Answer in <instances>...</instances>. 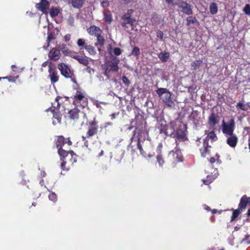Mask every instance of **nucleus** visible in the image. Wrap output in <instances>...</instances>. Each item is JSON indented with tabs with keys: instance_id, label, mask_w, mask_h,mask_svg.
I'll list each match as a JSON object with an SVG mask.
<instances>
[{
	"instance_id": "58836bf2",
	"label": "nucleus",
	"mask_w": 250,
	"mask_h": 250,
	"mask_svg": "<svg viewBox=\"0 0 250 250\" xmlns=\"http://www.w3.org/2000/svg\"><path fill=\"white\" fill-rule=\"evenodd\" d=\"M241 209L239 208L234 210L233 212L232 215L231 216V221L235 220L241 213Z\"/></svg>"
},
{
	"instance_id": "6e6d98bb",
	"label": "nucleus",
	"mask_w": 250,
	"mask_h": 250,
	"mask_svg": "<svg viewBox=\"0 0 250 250\" xmlns=\"http://www.w3.org/2000/svg\"><path fill=\"white\" fill-rule=\"evenodd\" d=\"M133 10L132 9H130V10H128L127 11V12L126 13V14H129V15L131 17V15L132 14V13L133 12Z\"/></svg>"
},
{
	"instance_id": "6e6552de",
	"label": "nucleus",
	"mask_w": 250,
	"mask_h": 250,
	"mask_svg": "<svg viewBox=\"0 0 250 250\" xmlns=\"http://www.w3.org/2000/svg\"><path fill=\"white\" fill-rule=\"evenodd\" d=\"M74 98V102L76 104H80L83 107H84L87 105V100L84 97L83 93L78 91L75 95Z\"/></svg>"
},
{
	"instance_id": "864d4df0",
	"label": "nucleus",
	"mask_w": 250,
	"mask_h": 250,
	"mask_svg": "<svg viewBox=\"0 0 250 250\" xmlns=\"http://www.w3.org/2000/svg\"><path fill=\"white\" fill-rule=\"evenodd\" d=\"M131 19V17L129 15V14H125L122 17V19L124 21H127Z\"/></svg>"
},
{
	"instance_id": "69168bd1",
	"label": "nucleus",
	"mask_w": 250,
	"mask_h": 250,
	"mask_svg": "<svg viewBox=\"0 0 250 250\" xmlns=\"http://www.w3.org/2000/svg\"><path fill=\"white\" fill-rule=\"evenodd\" d=\"M67 143H68V144L69 146H70V145H72V142H71L69 140H68L67 141Z\"/></svg>"
},
{
	"instance_id": "f257e3e1",
	"label": "nucleus",
	"mask_w": 250,
	"mask_h": 250,
	"mask_svg": "<svg viewBox=\"0 0 250 250\" xmlns=\"http://www.w3.org/2000/svg\"><path fill=\"white\" fill-rule=\"evenodd\" d=\"M160 133H164L167 136H170L175 139L177 145H179L181 142L187 140L186 133V126L184 124H181L175 130L174 125L171 123L167 125H161L158 127Z\"/></svg>"
},
{
	"instance_id": "dca6fc26",
	"label": "nucleus",
	"mask_w": 250,
	"mask_h": 250,
	"mask_svg": "<svg viewBox=\"0 0 250 250\" xmlns=\"http://www.w3.org/2000/svg\"><path fill=\"white\" fill-rule=\"evenodd\" d=\"M250 204V197H247L246 196L244 195L241 199L239 205V208L241 211L245 209L248 204Z\"/></svg>"
},
{
	"instance_id": "a211bd4d",
	"label": "nucleus",
	"mask_w": 250,
	"mask_h": 250,
	"mask_svg": "<svg viewBox=\"0 0 250 250\" xmlns=\"http://www.w3.org/2000/svg\"><path fill=\"white\" fill-rule=\"evenodd\" d=\"M61 56L60 50L58 49L53 48L49 52V57L54 60L57 61L59 60Z\"/></svg>"
},
{
	"instance_id": "13d9d810",
	"label": "nucleus",
	"mask_w": 250,
	"mask_h": 250,
	"mask_svg": "<svg viewBox=\"0 0 250 250\" xmlns=\"http://www.w3.org/2000/svg\"><path fill=\"white\" fill-rule=\"evenodd\" d=\"M48 64V62H43L42 64V67H46L47 65Z\"/></svg>"
},
{
	"instance_id": "412c9836",
	"label": "nucleus",
	"mask_w": 250,
	"mask_h": 250,
	"mask_svg": "<svg viewBox=\"0 0 250 250\" xmlns=\"http://www.w3.org/2000/svg\"><path fill=\"white\" fill-rule=\"evenodd\" d=\"M104 20L107 23H110L112 21V16L110 12L104 9Z\"/></svg>"
},
{
	"instance_id": "4d7b16f0",
	"label": "nucleus",
	"mask_w": 250,
	"mask_h": 250,
	"mask_svg": "<svg viewBox=\"0 0 250 250\" xmlns=\"http://www.w3.org/2000/svg\"><path fill=\"white\" fill-rule=\"evenodd\" d=\"M215 159L214 158H211L209 160V162L210 163V164H213L215 162Z\"/></svg>"
},
{
	"instance_id": "7ed1b4c3",
	"label": "nucleus",
	"mask_w": 250,
	"mask_h": 250,
	"mask_svg": "<svg viewBox=\"0 0 250 250\" xmlns=\"http://www.w3.org/2000/svg\"><path fill=\"white\" fill-rule=\"evenodd\" d=\"M138 133L137 135V140H136L137 141V148L139 149L140 153L142 155H145L144 153V151L142 148V143L145 141L146 139L148 138V132L145 130H142L141 131H139L138 129H136V130L134 131V134L132 137L131 138V142L129 145V146H132V144L133 141L135 139V135Z\"/></svg>"
},
{
	"instance_id": "49530a36",
	"label": "nucleus",
	"mask_w": 250,
	"mask_h": 250,
	"mask_svg": "<svg viewBox=\"0 0 250 250\" xmlns=\"http://www.w3.org/2000/svg\"><path fill=\"white\" fill-rule=\"evenodd\" d=\"M243 11L247 15H250V5L247 4L244 8Z\"/></svg>"
},
{
	"instance_id": "9b49d317",
	"label": "nucleus",
	"mask_w": 250,
	"mask_h": 250,
	"mask_svg": "<svg viewBox=\"0 0 250 250\" xmlns=\"http://www.w3.org/2000/svg\"><path fill=\"white\" fill-rule=\"evenodd\" d=\"M219 123V117L214 113H212L208 117V125L210 129H213L215 125Z\"/></svg>"
},
{
	"instance_id": "1a4fd4ad",
	"label": "nucleus",
	"mask_w": 250,
	"mask_h": 250,
	"mask_svg": "<svg viewBox=\"0 0 250 250\" xmlns=\"http://www.w3.org/2000/svg\"><path fill=\"white\" fill-rule=\"evenodd\" d=\"M179 7L181 8V11L187 15L192 14L191 6L187 2L182 1L178 3Z\"/></svg>"
},
{
	"instance_id": "a878e982",
	"label": "nucleus",
	"mask_w": 250,
	"mask_h": 250,
	"mask_svg": "<svg viewBox=\"0 0 250 250\" xmlns=\"http://www.w3.org/2000/svg\"><path fill=\"white\" fill-rule=\"evenodd\" d=\"M218 10L217 4L215 2H212L209 5V11L211 14H216Z\"/></svg>"
},
{
	"instance_id": "a18cd8bd",
	"label": "nucleus",
	"mask_w": 250,
	"mask_h": 250,
	"mask_svg": "<svg viewBox=\"0 0 250 250\" xmlns=\"http://www.w3.org/2000/svg\"><path fill=\"white\" fill-rule=\"evenodd\" d=\"M166 1L168 4L176 5L178 4L180 0H166Z\"/></svg>"
},
{
	"instance_id": "c9c22d12",
	"label": "nucleus",
	"mask_w": 250,
	"mask_h": 250,
	"mask_svg": "<svg viewBox=\"0 0 250 250\" xmlns=\"http://www.w3.org/2000/svg\"><path fill=\"white\" fill-rule=\"evenodd\" d=\"M77 45L80 47V49L82 50L83 47L85 48L86 45L85 41L83 39H80L77 41Z\"/></svg>"
},
{
	"instance_id": "774afa93",
	"label": "nucleus",
	"mask_w": 250,
	"mask_h": 250,
	"mask_svg": "<svg viewBox=\"0 0 250 250\" xmlns=\"http://www.w3.org/2000/svg\"><path fill=\"white\" fill-rule=\"evenodd\" d=\"M216 212H217V210L216 209H213V210H212V213L213 214L215 213Z\"/></svg>"
},
{
	"instance_id": "c85d7f7f",
	"label": "nucleus",
	"mask_w": 250,
	"mask_h": 250,
	"mask_svg": "<svg viewBox=\"0 0 250 250\" xmlns=\"http://www.w3.org/2000/svg\"><path fill=\"white\" fill-rule=\"evenodd\" d=\"M88 59V58L87 57L82 55L80 58L79 59L78 62L81 64L86 66L89 63Z\"/></svg>"
},
{
	"instance_id": "bf43d9fd",
	"label": "nucleus",
	"mask_w": 250,
	"mask_h": 250,
	"mask_svg": "<svg viewBox=\"0 0 250 250\" xmlns=\"http://www.w3.org/2000/svg\"><path fill=\"white\" fill-rule=\"evenodd\" d=\"M204 208H205L206 210H208V211L210 210V208H209V207H208V206H207V205H205V206H204Z\"/></svg>"
},
{
	"instance_id": "5fc2aeb1",
	"label": "nucleus",
	"mask_w": 250,
	"mask_h": 250,
	"mask_svg": "<svg viewBox=\"0 0 250 250\" xmlns=\"http://www.w3.org/2000/svg\"><path fill=\"white\" fill-rule=\"evenodd\" d=\"M53 39H54V37H53V35L52 34H49L48 35V37H47V41H48V42H49V41H51Z\"/></svg>"
},
{
	"instance_id": "680f3d73",
	"label": "nucleus",
	"mask_w": 250,
	"mask_h": 250,
	"mask_svg": "<svg viewBox=\"0 0 250 250\" xmlns=\"http://www.w3.org/2000/svg\"><path fill=\"white\" fill-rule=\"evenodd\" d=\"M84 144V146L87 147L88 144V142L87 141H85Z\"/></svg>"
},
{
	"instance_id": "6ab92c4d",
	"label": "nucleus",
	"mask_w": 250,
	"mask_h": 250,
	"mask_svg": "<svg viewBox=\"0 0 250 250\" xmlns=\"http://www.w3.org/2000/svg\"><path fill=\"white\" fill-rule=\"evenodd\" d=\"M88 33L91 35H94L96 37L97 35H100L102 33V30L98 27L93 25L91 26L87 29Z\"/></svg>"
},
{
	"instance_id": "e433bc0d",
	"label": "nucleus",
	"mask_w": 250,
	"mask_h": 250,
	"mask_svg": "<svg viewBox=\"0 0 250 250\" xmlns=\"http://www.w3.org/2000/svg\"><path fill=\"white\" fill-rule=\"evenodd\" d=\"M207 139H211V140L214 141L217 139V136L214 132L211 131L208 133Z\"/></svg>"
},
{
	"instance_id": "20e7f679",
	"label": "nucleus",
	"mask_w": 250,
	"mask_h": 250,
	"mask_svg": "<svg viewBox=\"0 0 250 250\" xmlns=\"http://www.w3.org/2000/svg\"><path fill=\"white\" fill-rule=\"evenodd\" d=\"M119 61L117 62H108L102 65L103 68L104 69V74L108 78H110V72H116L119 69L118 63Z\"/></svg>"
},
{
	"instance_id": "de8ad7c7",
	"label": "nucleus",
	"mask_w": 250,
	"mask_h": 250,
	"mask_svg": "<svg viewBox=\"0 0 250 250\" xmlns=\"http://www.w3.org/2000/svg\"><path fill=\"white\" fill-rule=\"evenodd\" d=\"M122 81L123 83L126 86H128L130 83L129 80L126 76H123L122 78Z\"/></svg>"
},
{
	"instance_id": "e2e57ef3",
	"label": "nucleus",
	"mask_w": 250,
	"mask_h": 250,
	"mask_svg": "<svg viewBox=\"0 0 250 250\" xmlns=\"http://www.w3.org/2000/svg\"><path fill=\"white\" fill-rule=\"evenodd\" d=\"M247 214L248 216H250V209H249L248 210V212H247Z\"/></svg>"
},
{
	"instance_id": "603ef678",
	"label": "nucleus",
	"mask_w": 250,
	"mask_h": 250,
	"mask_svg": "<svg viewBox=\"0 0 250 250\" xmlns=\"http://www.w3.org/2000/svg\"><path fill=\"white\" fill-rule=\"evenodd\" d=\"M108 4H109V2L106 0H103L102 1H101V5L104 8L106 7L108 5Z\"/></svg>"
},
{
	"instance_id": "9d476101",
	"label": "nucleus",
	"mask_w": 250,
	"mask_h": 250,
	"mask_svg": "<svg viewBox=\"0 0 250 250\" xmlns=\"http://www.w3.org/2000/svg\"><path fill=\"white\" fill-rule=\"evenodd\" d=\"M36 7L43 13H46L49 7V3L47 0H41L40 2L36 4Z\"/></svg>"
},
{
	"instance_id": "f704fd0d",
	"label": "nucleus",
	"mask_w": 250,
	"mask_h": 250,
	"mask_svg": "<svg viewBox=\"0 0 250 250\" xmlns=\"http://www.w3.org/2000/svg\"><path fill=\"white\" fill-rule=\"evenodd\" d=\"M97 42L96 43V45H99L100 46H103L104 44V37L100 35H97Z\"/></svg>"
},
{
	"instance_id": "39448f33",
	"label": "nucleus",
	"mask_w": 250,
	"mask_h": 250,
	"mask_svg": "<svg viewBox=\"0 0 250 250\" xmlns=\"http://www.w3.org/2000/svg\"><path fill=\"white\" fill-rule=\"evenodd\" d=\"M221 126L222 132L226 136L233 133L235 128V122L233 119L230 120L228 122H225L223 120Z\"/></svg>"
},
{
	"instance_id": "cd10ccee",
	"label": "nucleus",
	"mask_w": 250,
	"mask_h": 250,
	"mask_svg": "<svg viewBox=\"0 0 250 250\" xmlns=\"http://www.w3.org/2000/svg\"><path fill=\"white\" fill-rule=\"evenodd\" d=\"M53 114V124L55 125L57 123H60L61 121V117L60 115L57 113L56 112L54 113V110H52Z\"/></svg>"
},
{
	"instance_id": "2f4dec72",
	"label": "nucleus",
	"mask_w": 250,
	"mask_h": 250,
	"mask_svg": "<svg viewBox=\"0 0 250 250\" xmlns=\"http://www.w3.org/2000/svg\"><path fill=\"white\" fill-rule=\"evenodd\" d=\"M156 160L160 167H162L164 164V160L162 154H157L156 155Z\"/></svg>"
},
{
	"instance_id": "c756f323",
	"label": "nucleus",
	"mask_w": 250,
	"mask_h": 250,
	"mask_svg": "<svg viewBox=\"0 0 250 250\" xmlns=\"http://www.w3.org/2000/svg\"><path fill=\"white\" fill-rule=\"evenodd\" d=\"M60 12V9L58 8H51L49 13L51 17L54 18L58 16Z\"/></svg>"
},
{
	"instance_id": "3c124183",
	"label": "nucleus",
	"mask_w": 250,
	"mask_h": 250,
	"mask_svg": "<svg viewBox=\"0 0 250 250\" xmlns=\"http://www.w3.org/2000/svg\"><path fill=\"white\" fill-rule=\"evenodd\" d=\"M163 145L162 144H159L157 147L156 153L157 154H162V149Z\"/></svg>"
},
{
	"instance_id": "4468645a",
	"label": "nucleus",
	"mask_w": 250,
	"mask_h": 250,
	"mask_svg": "<svg viewBox=\"0 0 250 250\" xmlns=\"http://www.w3.org/2000/svg\"><path fill=\"white\" fill-rule=\"evenodd\" d=\"M98 126L95 121L90 123L87 133V137H91L97 133Z\"/></svg>"
},
{
	"instance_id": "b1692460",
	"label": "nucleus",
	"mask_w": 250,
	"mask_h": 250,
	"mask_svg": "<svg viewBox=\"0 0 250 250\" xmlns=\"http://www.w3.org/2000/svg\"><path fill=\"white\" fill-rule=\"evenodd\" d=\"M85 2V0H71L72 5L74 8H81Z\"/></svg>"
},
{
	"instance_id": "4be33fe9",
	"label": "nucleus",
	"mask_w": 250,
	"mask_h": 250,
	"mask_svg": "<svg viewBox=\"0 0 250 250\" xmlns=\"http://www.w3.org/2000/svg\"><path fill=\"white\" fill-rule=\"evenodd\" d=\"M170 57L169 53L164 51L162 52L158 55V57L162 62H166Z\"/></svg>"
},
{
	"instance_id": "aec40b11",
	"label": "nucleus",
	"mask_w": 250,
	"mask_h": 250,
	"mask_svg": "<svg viewBox=\"0 0 250 250\" xmlns=\"http://www.w3.org/2000/svg\"><path fill=\"white\" fill-rule=\"evenodd\" d=\"M62 52L65 55L69 56L70 57L75 59L78 61L82 56L77 53L71 52L68 50H64L62 51Z\"/></svg>"
},
{
	"instance_id": "423d86ee",
	"label": "nucleus",
	"mask_w": 250,
	"mask_h": 250,
	"mask_svg": "<svg viewBox=\"0 0 250 250\" xmlns=\"http://www.w3.org/2000/svg\"><path fill=\"white\" fill-rule=\"evenodd\" d=\"M178 146L176 145L175 149L170 151L168 155L169 159L173 163L180 162L183 161L182 155L180 150L177 147Z\"/></svg>"
},
{
	"instance_id": "37998d69",
	"label": "nucleus",
	"mask_w": 250,
	"mask_h": 250,
	"mask_svg": "<svg viewBox=\"0 0 250 250\" xmlns=\"http://www.w3.org/2000/svg\"><path fill=\"white\" fill-rule=\"evenodd\" d=\"M136 21L134 19H130L129 20H128L127 22H123L122 23V26L123 27L125 26L126 24H129L131 25V26L133 25L134 22H135Z\"/></svg>"
},
{
	"instance_id": "c03bdc74",
	"label": "nucleus",
	"mask_w": 250,
	"mask_h": 250,
	"mask_svg": "<svg viewBox=\"0 0 250 250\" xmlns=\"http://www.w3.org/2000/svg\"><path fill=\"white\" fill-rule=\"evenodd\" d=\"M187 21L188 25H190L191 23H194L196 21L195 18L193 17H188L187 19Z\"/></svg>"
},
{
	"instance_id": "8fccbe9b",
	"label": "nucleus",
	"mask_w": 250,
	"mask_h": 250,
	"mask_svg": "<svg viewBox=\"0 0 250 250\" xmlns=\"http://www.w3.org/2000/svg\"><path fill=\"white\" fill-rule=\"evenodd\" d=\"M157 37L159 38L160 39V40L161 41H163V33L162 31L161 30H158L157 32Z\"/></svg>"
},
{
	"instance_id": "0eeeda50",
	"label": "nucleus",
	"mask_w": 250,
	"mask_h": 250,
	"mask_svg": "<svg viewBox=\"0 0 250 250\" xmlns=\"http://www.w3.org/2000/svg\"><path fill=\"white\" fill-rule=\"evenodd\" d=\"M58 69L61 71L62 75L66 78H71L72 80L76 83L75 80L72 78L73 73L71 72L70 68L64 63H60L58 66Z\"/></svg>"
},
{
	"instance_id": "7c9ffc66",
	"label": "nucleus",
	"mask_w": 250,
	"mask_h": 250,
	"mask_svg": "<svg viewBox=\"0 0 250 250\" xmlns=\"http://www.w3.org/2000/svg\"><path fill=\"white\" fill-rule=\"evenodd\" d=\"M200 151L201 155L204 157H206V154L208 151V145L206 144V141H204V146L200 149Z\"/></svg>"
},
{
	"instance_id": "ea45409f",
	"label": "nucleus",
	"mask_w": 250,
	"mask_h": 250,
	"mask_svg": "<svg viewBox=\"0 0 250 250\" xmlns=\"http://www.w3.org/2000/svg\"><path fill=\"white\" fill-rule=\"evenodd\" d=\"M241 243H244L247 245L250 244V235H246L241 241Z\"/></svg>"
},
{
	"instance_id": "4c0bfd02",
	"label": "nucleus",
	"mask_w": 250,
	"mask_h": 250,
	"mask_svg": "<svg viewBox=\"0 0 250 250\" xmlns=\"http://www.w3.org/2000/svg\"><path fill=\"white\" fill-rule=\"evenodd\" d=\"M140 54V49L137 47H134L132 50L131 55L137 57L139 56Z\"/></svg>"
},
{
	"instance_id": "09e8293b",
	"label": "nucleus",
	"mask_w": 250,
	"mask_h": 250,
	"mask_svg": "<svg viewBox=\"0 0 250 250\" xmlns=\"http://www.w3.org/2000/svg\"><path fill=\"white\" fill-rule=\"evenodd\" d=\"M113 52L114 54L117 56H119L122 53L121 49L118 47L115 48L114 49Z\"/></svg>"
},
{
	"instance_id": "bb28decb",
	"label": "nucleus",
	"mask_w": 250,
	"mask_h": 250,
	"mask_svg": "<svg viewBox=\"0 0 250 250\" xmlns=\"http://www.w3.org/2000/svg\"><path fill=\"white\" fill-rule=\"evenodd\" d=\"M65 143H66L64 138L62 136H59L56 142V145L58 149L60 148V147L62 148V146Z\"/></svg>"
},
{
	"instance_id": "5701e85b",
	"label": "nucleus",
	"mask_w": 250,
	"mask_h": 250,
	"mask_svg": "<svg viewBox=\"0 0 250 250\" xmlns=\"http://www.w3.org/2000/svg\"><path fill=\"white\" fill-rule=\"evenodd\" d=\"M203 63V61L201 60H198L192 62L190 64L191 70H196L198 69Z\"/></svg>"
},
{
	"instance_id": "f03ea898",
	"label": "nucleus",
	"mask_w": 250,
	"mask_h": 250,
	"mask_svg": "<svg viewBox=\"0 0 250 250\" xmlns=\"http://www.w3.org/2000/svg\"><path fill=\"white\" fill-rule=\"evenodd\" d=\"M58 153L61 157V160L62 161V163H61L62 169V170H68V168L65 167V165L66 163L72 164L74 162H76L77 160L75 154L73 151H66L65 150L62 149L61 147L58 149Z\"/></svg>"
},
{
	"instance_id": "79ce46f5",
	"label": "nucleus",
	"mask_w": 250,
	"mask_h": 250,
	"mask_svg": "<svg viewBox=\"0 0 250 250\" xmlns=\"http://www.w3.org/2000/svg\"><path fill=\"white\" fill-rule=\"evenodd\" d=\"M48 198L50 200L52 201L53 202H56L57 200L56 194L53 192H52L49 195Z\"/></svg>"
},
{
	"instance_id": "2eb2a0df",
	"label": "nucleus",
	"mask_w": 250,
	"mask_h": 250,
	"mask_svg": "<svg viewBox=\"0 0 250 250\" xmlns=\"http://www.w3.org/2000/svg\"><path fill=\"white\" fill-rule=\"evenodd\" d=\"M171 93L168 91L163 97L161 98L166 104L168 106H172L173 104V102L171 100Z\"/></svg>"
},
{
	"instance_id": "f8f14e48",
	"label": "nucleus",
	"mask_w": 250,
	"mask_h": 250,
	"mask_svg": "<svg viewBox=\"0 0 250 250\" xmlns=\"http://www.w3.org/2000/svg\"><path fill=\"white\" fill-rule=\"evenodd\" d=\"M49 77L51 79L52 83L57 82L59 80L57 71L55 68L52 67L50 64L49 65Z\"/></svg>"
},
{
	"instance_id": "a19ab883",
	"label": "nucleus",
	"mask_w": 250,
	"mask_h": 250,
	"mask_svg": "<svg viewBox=\"0 0 250 250\" xmlns=\"http://www.w3.org/2000/svg\"><path fill=\"white\" fill-rule=\"evenodd\" d=\"M236 106L237 107L239 108L240 109L243 111H246L247 110V107L246 105L241 102L238 103L236 104Z\"/></svg>"
},
{
	"instance_id": "052dcab7",
	"label": "nucleus",
	"mask_w": 250,
	"mask_h": 250,
	"mask_svg": "<svg viewBox=\"0 0 250 250\" xmlns=\"http://www.w3.org/2000/svg\"><path fill=\"white\" fill-rule=\"evenodd\" d=\"M69 22H70V24H72L73 22V18H72V17H70V18H69Z\"/></svg>"
},
{
	"instance_id": "72a5a7b5",
	"label": "nucleus",
	"mask_w": 250,
	"mask_h": 250,
	"mask_svg": "<svg viewBox=\"0 0 250 250\" xmlns=\"http://www.w3.org/2000/svg\"><path fill=\"white\" fill-rule=\"evenodd\" d=\"M168 91V90L167 89V88H159L158 90H157L156 92H157V94L158 95L159 97L161 98Z\"/></svg>"
},
{
	"instance_id": "338daca9",
	"label": "nucleus",
	"mask_w": 250,
	"mask_h": 250,
	"mask_svg": "<svg viewBox=\"0 0 250 250\" xmlns=\"http://www.w3.org/2000/svg\"><path fill=\"white\" fill-rule=\"evenodd\" d=\"M115 114H112L111 115V119H114V118H115Z\"/></svg>"
},
{
	"instance_id": "ddd939ff",
	"label": "nucleus",
	"mask_w": 250,
	"mask_h": 250,
	"mask_svg": "<svg viewBox=\"0 0 250 250\" xmlns=\"http://www.w3.org/2000/svg\"><path fill=\"white\" fill-rule=\"evenodd\" d=\"M227 143L231 147L234 148L236 146L238 142V138L234 133L226 136Z\"/></svg>"
},
{
	"instance_id": "f3484780",
	"label": "nucleus",
	"mask_w": 250,
	"mask_h": 250,
	"mask_svg": "<svg viewBox=\"0 0 250 250\" xmlns=\"http://www.w3.org/2000/svg\"><path fill=\"white\" fill-rule=\"evenodd\" d=\"M213 173H214L213 175H208L207 176V179L206 180H204V179L203 180V182L204 184L207 185H209L212 182L213 180H214L218 176V174L217 169H213Z\"/></svg>"
},
{
	"instance_id": "0e129e2a",
	"label": "nucleus",
	"mask_w": 250,
	"mask_h": 250,
	"mask_svg": "<svg viewBox=\"0 0 250 250\" xmlns=\"http://www.w3.org/2000/svg\"><path fill=\"white\" fill-rule=\"evenodd\" d=\"M12 69L13 71H15L14 69L16 68V66L14 65L11 66Z\"/></svg>"
},
{
	"instance_id": "473e14b6",
	"label": "nucleus",
	"mask_w": 250,
	"mask_h": 250,
	"mask_svg": "<svg viewBox=\"0 0 250 250\" xmlns=\"http://www.w3.org/2000/svg\"><path fill=\"white\" fill-rule=\"evenodd\" d=\"M85 49L87 51L90 55H95L96 53L94 47L91 45H87L85 46Z\"/></svg>"
},
{
	"instance_id": "393cba45",
	"label": "nucleus",
	"mask_w": 250,
	"mask_h": 250,
	"mask_svg": "<svg viewBox=\"0 0 250 250\" xmlns=\"http://www.w3.org/2000/svg\"><path fill=\"white\" fill-rule=\"evenodd\" d=\"M79 112L78 109L74 108L69 112V116L73 120L77 119L79 117Z\"/></svg>"
}]
</instances>
